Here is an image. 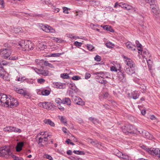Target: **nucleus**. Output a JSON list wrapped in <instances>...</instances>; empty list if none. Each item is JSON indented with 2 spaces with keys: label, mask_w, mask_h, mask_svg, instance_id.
I'll list each match as a JSON object with an SVG mask.
<instances>
[{
  "label": "nucleus",
  "mask_w": 160,
  "mask_h": 160,
  "mask_svg": "<svg viewBox=\"0 0 160 160\" xmlns=\"http://www.w3.org/2000/svg\"><path fill=\"white\" fill-rule=\"evenodd\" d=\"M9 31L12 32L18 33L21 31V28L20 27H16L12 28L11 27H9L8 28Z\"/></svg>",
  "instance_id": "f3484780"
},
{
  "label": "nucleus",
  "mask_w": 160,
  "mask_h": 160,
  "mask_svg": "<svg viewBox=\"0 0 160 160\" xmlns=\"http://www.w3.org/2000/svg\"><path fill=\"white\" fill-rule=\"evenodd\" d=\"M146 2L149 3L150 6V8L153 13L154 16L156 18H158L159 17L160 11L158 6L155 4V0H146Z\"/></svg>",
  "instance_id": "f03ea898"
},
{
  "label": "nucleus",
  "mask_w": 160,
  "mask_h": 160,
  "mask_svg": "<svg viewBox=\"0 0 160 160\" xmlns=\"http://www.w3.org/2000/svg\"><path fill=\"white\" fill-rule=\"evenodd\" d=\"M122 155L121 158L122 159L126 160L128 159H129V157L128 155L123 154V153H122Z\"/></svg>",
  "instance_id": "5fc2aeb1"
},
{
  "label": "nucleus",
  "mask_w": 160,
  "mask_h": 160,
  "mask_svg": "<svg viewBox=\"0 0 160 160\" xmlns=\"http://www.w3.org/2000/svg\"><path fill=\"white\" fill-rule=\"evenodd\" d=\"M62 103L63 104H66L69 106L71 104V101L69 98H65L62 100Z\"/></svg>",
  "instance_id": "6ab92c4d"
},
{
  "label": "nucleus",
  "mask_w": 160,
  "mask_h": 160,
  "mask_svg": "<svg viewBox=\"0 0 160 160\" xmlns=\"http://www.w3.org/2000/svg\"><path fill=\"white\" fill-rule=\"evenodd\" d=\"M12 127H8L3 128V130L6 132H12Z\"/></svg>",
  "instance_id": "a19ab883"
},
{
  "label": "nucleus",
  "mask_w": 160,
  "mask_h": 160,
  "mask_svg": "<svg viewBox=\"0 0 160 160\" xmlns=\"http://www.w3.org/2000/svg\"><path fill=\"white\" fill-rule=\"evenodd\" d=\"M35 62L36 63V64L37 65V66L38 67H42V65L44 64V60H40L38 59H37L35 60Z\"/></svg>",
  "instance_id": "4be33fe9"
},
{
  "label": "nucleus",
  "mask_w": 160,
  "mask_h": 160,
  "mask_svg": "<svg viewBox=\"0 0 160 160\" xmlns=\"http://www.w3.org/2000/svg\"><path fill=\"white\" fill-rule=\"evenodd\" d=\"M44 158L49 159V160H53V159L52 157L50 155L47 154H45L44 155Z\"/></svg>",
  "instance_id": "4d7b16f0"
},
{
  "label": "nucleus",
  "mask_w": 160,
  "mask_h": 160,
  "mask_svg": "<svg viewBox=\"0 0 160 160\" xmlns=\"http://www.w3.org/2000/svg\"><path fill=\"white\" fill-rule=\"evenodd\" d=\"M135 43L137 45V46L138 48V51H140L141 48H142V45L139 43V42L138 40H136Z\"/></svg>",
  "instance_id": "79ce46f5"
},
{
  "label": "nucleus",
  "mask_w": 160,
  "mask_h": 160,
  "mask_svg": "<svg viewBox=\"0 0 160 160\" xmlns=\"http://www.w3.org/2000/svg\"><path fill=\"white\" fill-rule=\"evenodd\" d=\"M147 151L149 152L151 154H152V153H153V154H155L156 155H158L159 154V152L160 150L158 148H153L152 149L151 148L150 149L149 148H147L146 150Z\"/></svg>",
  "instance_id": "dca6fc26"
},
{
  "label": "nucleus",
  "mask_w": 160,
  "mask_h": 160,
  "mask_svg": "<svg viewBox=\"0 0 160 160\" xmlns=\"http://www.w3.org/2000/svg\"><path fill=\"white\" fill-rule=\"evenodd\" d=\"M101 59V57L98 55H96L94 58V60L98 62L100 61Z\"/></svg>",
  "instance_id": "13d9d810"
},
{
  "label": "nucleus",
  "mask_w": 160,
  "mask_h": 160,
  "mask_svg": "<svg viewBox=\"0 0 160 160\" xmlns=\"http://www.w3.org/2000/svg\"><path fill=\"white\" fill-rule=\"evenodd\" d=\"M142 136L144 138L149 139H151L152 137V135H151L148 132L146 131L144 132L143 133Z\"/></svg>",
  "instance_id": "5701e85b"
},
{
  "label": "nucleus",
  "mask_w": 160,
  "mask_h": 160,
  "mask_svg": "<svg viewBox=\"0 0 160 160\" xmlns=\"http://www.w3.org/2000/svg\"><path fill=\"white\" fill-rule=\"evenodd\" d=\"M32 68L37 74H41L44 76H47L49 75V72L47 70L38 69L34 67H32Z\"/></svg>",
  "instance_id": "9d476101"
},
{
  "label": "nucleus",
  "mask_w": 160,
  "mask_h": 160,
  "mask_svg": "<svg viewBox=\"0 0 160 160\" xmlns=\"http://www.w3.org/2000/svg\"><path fill=\"white\" fill-rule=\"evenodd\" d=\"M25 79H24V77H21L18 78L17 81H20L21 82H22L24 81V80H25Z\"/></svg>",
  "instance_id": "774afa93"
},
{
  "label": "nucleus",
  "mask_w": 160,
  "mask_h": 160,
  "mask_svg": "<svg viewBox=\"0 0 160 160\" xmlns=\"http://www.w3.org/2000/svg\"><path fill=\"white\" fill-rule=\"evenodd\" d=\"M126 45L127 48L131 50L135 51L136 50L135 48H133V47H135V45H133L132 44V43L128 42L126 43Z\"/></svg>",
  "instance_id": "a211bd4d"
},
{
  "label": "nucleus",
  "mask_w": 160,
  "mask_h": 160,
  "mask_svg": "<svg viewBox=\"0 0 160 160\" xmlns=\"http://www.w3.org/2000/svg\"><path fill=\"white\" fill-rule=\"evenodd\" d=\"M74 45L77 47H81L82 44V43L81 42H79L78 41L74 42Z\"/></svg>",
  "instance_id": "052dcab7"
},
{
  "label": "nucleus",
  "mask_w": 160,
  "mask_h": 160,
  "mask_svg": "<svg viewBox=\"0 0 160 160\" xmlns=\"http://www.w3.org/2000/svg\"><path fill=\"white\" fill-rule=\"evenodd\" d=\"M12 158H13V160H23L22 158L17 157L14 155L12 156Z\"/></svg>",
  "instance_id": "3c124183"
},
{
  "label": "nucleus",
  "mask_w": 160,
  "mask_h": 160,
  "mask_svg": "<svg viewBox=\"0 0 160 160\" xmlns=\"http://www.w3.org/2000/svg\"><path fill=\"white\" fill-rule=\"evenodd\" d=\"M8 105H6V107H9L11 108L17 106L18 105V102L17 99L9 96Z\"/></svg>",
  "instance_id": "423d86ee"
},
{
  "label": "nucleus",
  "mask_w": 160,
  "mask_h": 160,
  "mask_svg": "<svg viewBox=\"0 0 160 160\" xmlns=\"http://www.w3.org/2000/svg\"><path fill=\"white\" fill-rule=\"evenodd\" d=\"M94 74L97 75H98V77H99L103 78L105 75V72H97Z\"/></svg>",
  "instance_id": "f704fd0d"
},
{
  "label": "nucleus",
  "mask_w": 160,
  "mask_h": 160,
  "mask_svg": "<svg viewBox=\"0 0 160 160\" xmlns=\"http://www.w3.org/2000/svg\"><path fill=\"white\" fill-rule=\"evenodd\" d=\"M11 154L12 152L9 147L5 146L0 148V156L7 158Z\"/></svg>",
  "instance_id": "7ed1b4c3"
},
{
  "label": "nucleus",
  "mask_w": 160,
  "mask_h": 160,
  "mask_svg": "<svg viewBox=\"0 0 160 160\" xmlns=\"http://www.w3.org/2000/svg\"><path fill=\"white\" fill-rule=\"evenodd\" d=\"M2 78L5 80H9V77L8 76V74L6 73L3 76Z\"/></svg>",
  "instance_id": "e2e57ef3"
},
{
  "label": "nucleus",
  "mask_w": 160,
  "mask_h": 160,
  "mask_svg": "<svg viewBox=\"0 0 160 160\" xmlns=\"http://www.w3.org/2000/svg\"><path fill=\"white\" fill-rule=\"evenodd\" d=\"M52 84L53 87L57 88H61L62 87V86L61 85V83L58 82H53Z\"/></svg>",
  "instance_id": "2f4dec72"
},
{
  "label": "nucleus",
  "mask_w": 160,
  "mask_h": 160,
  "mask_svg": "<svg viewBox=\"0 0 160 160\" xmlns=\"http://www.w3.org/2000/svg\"><path fill=\"white\" fill-rule=\"evenodd\" d=\"M17 46L19 49L22 51H28L32 50L34 48L33 43L30 40H21L19 41L17 44Z\"/></svg>",
  "instance_id": "f257e3e1"
},
{
  "label": "nucleus",
  "mask_w": 160,
  "mask_h": 160,
  "mask_svg": "<svg viewBox=\"0 0 160 160\" xmlns=\"http://www.w3.org/2000/svg\"><path fill=\"white\" fill-rule=\"evenodd\" d=\"M61 77L64 79L69 78V76L68 74L67 73H63L60 75Z\"/></svg>",
  "instance_id": "4c0bfd02"
},
{
  "label": "nucleus",
  "mask_w": 160,
  "mask_h": 160,
  "mask_svg": "<svg viewBox=\"0 0 160 160\" xmlns=\"http://www.w3.org/2000/svg\"><path fill=\"white\" fill-rule=\"evenodd\" d=\"M103 79L104 78L99 77L98 78H97V81L101 84L105 85L107 83V81L104 80Z\"/></svg>",
  "instance_id": "cd10ccee"
},
{
  "label": "nucleus",
  "mask_w": 160,
  "mask_h": 160,
  "mask_svg": "<svg viewBox=\"0 0 160 160\" xmlns=\"http://www.w3.org/2000/svg\"><path fill=\"white\" fill-rule=\"evenodd\" d=\"M149 58H147V59H146L147 61V62L148 65V66L149 68H151L152 64V62L151 60Z\"/></svg>",
  "instance_id": "37998d69"
},
{
  "label": "nucleus",
  "mask_w": 160,
  "mask_h": 160,
  "mask_svg": "<svg viewBox=\"0 0 160 160\" xmlns=\"http://www.w3.org/2000/svg\"><path fill=\"white\" fill-rule=\"evenodd\" d=\"M125 125L127 128V131L128 134L129 133H134V132L132 131V130L133 129V127L130 124H127Z\"/></svg>",
  "instance_id": "393cba45"
},
{
  "label": "nucleus",
  "mask_w": 160,
  "mask_h": 160,
  "mask_svg": "<svg viewBox=\"0 0 160 160\" xmlns=\"http://www.w3.org/2000/svg\"><path fill=\"white\" fill-rule=\"evenodd\" d=\"M109 96V94L107 92H105L103 95L102 97L106 99Z\"/></svg>",
  "instance_id": "0e129e2a"
},
{
  "label": "nucleus",
  "mask_w": 160,
  "mask_h": 160,
  "mask_svg": "<svg viewBox=\"0 0 160 160\" xmlns=\"http://www.w3.org/2000/svg\"><path fill=\"white\" fill-rule=\"evenodd\" d=\"M58 117L62 123L64 124H67V120L65 117L62 116H58Z\"/></svg>",
  "instance_id": "bb28decb"
},
{
  "label": "nucleus",
  "mask_w": 160,
  "mask_h": 160,
  "mask_svg": "<svg viewBox=\"0 0 160 160\" xmlns=\"http://www.w3.org/2000/svg\"><path fill=\"white\" fill-rule=\"evenodd\" d=\"M55 101L56 103L58 104V105L61 104L62 103V100L59 98H56Z\"/></svg>",
  "instance_id": "09e8293b"
},
{
  "label": "nucleus",
  "mask_w": 160,
  "mask_h": 160,
  "mask_svg": "<svg viewBox=\"0 0 160 160\" xmlns=\"http://www.w3.org/2000/svg\"><path fill=\"white\" fill-rule=\"evenodd\" d=\"M44 64L45 66H48L50 68H54V66L52 64L49 63L48 61H44Z\"/></svg>",
  "instance_id": "e433bc0d"
},
{
  "label": "nucleus",
  "mask_w": 160,
  "mask_h": 160,
  "mask_svg": "<svg viewBox=\"0 0 160 160\" xmlns=\"http://www.w3.org/2000/svg\"><path fill=\"white\" fill-rule=\"evenodd\" d=\"M118 80L122 82H125L126 81V78L125 75L123 73L120 71L118 72Z\"/></svg>",
  "instance_id": "ddd939ff"
},
{
  "label": "nucleus",
  "mask_w": 160,
  "mask_h": 160,
  "mask_svg": "<svg viewBox=\"0 0 160 160\" xmlns=\"http://www.w3.org/2000/svg\"><path fill=\"white\" fill-rule=\"evenodd\" d=\"M62 9L63 12L66 14L69 13V12L68 11L70 10V8L66 7H63Z\"/></svg>",
  "instance_id": "a18cd8bd"
},
{
  "label": "nucleus",
  "mask_w": 160,
  "mask_h": 160,
  "mask_svg": "<svg viewBox=\"0 0 160 160\" xmlns=\"http://www.w3.org/2000/svg\"><path fill=\"white\" fill-rule=\"evenodd\" d=\"M42 105L43 108L51 110L53 107L54 105L48 102H44L42 103Z\"/></svg>",
  "instance_id": "f8f14e48"
},
{
  "label": "nucleus",
  "mask_w": 160,
  "mask_h": 160,
  "mask_svg": "<svg viewBox=\"0 0 160 160\" xmlns=\"http://www.w3.org/2000/svg\"><path fill=\"white\" fill-rule=\"evenodd\" d=\"M126 10H132L134 11H136V9L132 7L131 6L127 4V7H126Z\"/></svg>",
  "instance_id": "58836bf2"
},
{
  "label": "nucleus",
  "mask_w": 160,
  "mask_h": 160,
  "mask_svg": "<svg viewBox=\"0 0 160 160\" xmlns=\"http://www.w3.org/2000/svg\"><path fill=\"white\" fill-rule=\"evenodd\" d=\"M94 124H97L99 123V121L97 119H94V118L91 117V121Z\"/></svg>",
  "instance_id": "49530a36"
},
{
  "label": "nucleus",
  "mask_w": 160,
  "mask_h": 160,
  "mask_svg": "<svg viewBox=\"0 0 160 160\" xmlns=\"http://www.w3.org/2000/svg\"><path fill=\"white\" fill-rule=\"evenodd\" d=\"M53 40L56 41V42L58 43L61 42H62V40L60 38H57L54 37L53 38Z\"/></svg>",
  "instance_id": "603ef678"
},
{
  "label": "nucleus",
  "mask_w": 160,
  "mask_h": 160,
  "mask_svg": "<svg viewBox=\"0 0 160 160\" xmlns=\"http://www.w3.org/2000/svg\"><path fill=\"white\" fill-rule=\"evenodd\" d=\"M124 70L129 75H132L133 73H135V67H129L127 68L125 67Z\"/></svg>",
  "instance_id": "4468645a"
},
{
  "label": "nucleus",
  "mask_w": 160,
  "mask_h": 160,
  "mask_svg": "<svg viewBox=\"0 0 160 160\" xmlns=\"http://www.w3.org/2000/svg\"><path fill=\"white\" fill-rule=\"evenodd\" d=\"M106 45L107 47L109 48H112L114 46V44L110 42H107Z\"/></svg>",
  "instance_id": "473e14b6"
},
{
  "label": "nucleus",
  "mask_w": 160,
  "mask_h": 160,
  "mask_svg": "<svg viewBox=\"0 0 160 160\" xmlns=\"http://www.w3.org/2000/svg\"><path fill=\"white\" fill-rule=\"evenodd\" d=\"M6 72L4 71L2 68H0V77L2 78Z\"/></svg>",
  "instance_id": "c03bdc74"
},
{
  "label": "nucleus",
  "mask_w": 160,
  "mask_h": 160,
  "mask_svg": "<svg viewBox=\"0 0 160 160\" xmlns=\"http://www.w3.org/2000/svg\"><path fill=\"white\" fill-rule=\"evenodd\" d=\"M39 26L41 29L47 33H54L56 32V31L54 28L47 24H41Z\"/></svg>",
  "instance_id": "39448f33"
},
{
  "label": "nucleus",
  "mask_w": 160,
  "mask_h": 160,
  "mask_svg": "<svg viewBox=\"0 0 160 160\" xmlns=\"http://www.w3.org/2000/svg\"><path fill=\"white\" fill-rule=\"evenodd\" d=\"M9 96L8 97L7 95L5 94L0 93V105L6 107V105H8V100L9 99Z\"/></svg>",
  "instance_id": "20e7f679"
},
{
  "label": "nucleus",
  "mask_w": 160,
  "mask_h": 160,
  "mask_svg": "<svg viewBox=\"0 0 160 160\" xmlns=\"http://www.w3.org/2000/svg\"><path fill=\"white\" fill-rule=\"evenodd\" d=\"M142 52H143L142 56L143 57H144V58H145L146 59H147V58L151 57V55L148 52L147 50H144Z\"/></svg>",
  "instance_id": "412c9836"
},
{
  "label": "nucleus",
  "mask_w": 160,
  "mask_h": 160,
  "mask_svg": "<svg viewBox=\"0 0 160 160\" xmlns=\"http://www.w3.org/2000/svg\"><path fill=\"white\" fill-rule=\"evenodd\" d=\"M24 145L23 142H20L18 143L16 147V150L17 152H20L22 149V148Z\"/></svg>",
  "instance_id": "aec40b11"
},
{
  "label": "nucleus",
  "mask_w": 160,
  "mask_h": 160,
  "mask_svg": "<svg viewBox=\"0 0 160 160\" xmlns=\"http://www.w3.org/2000/svg\"><path fill=\"white\" fill-rule=\"evenodd\" d=\"M72 99L73 101L76 104L82 105L84 103L82 99L79 97L76 96H72Z\"/></svg>",
  "instance_id": "9b49d317"
},
{
  "label": "nucleus",
  "mask_w": 160,
  "mask_h": 160,
  "mask_svg": "<svg viewBox=\"0 0 160 160\" xmlns=\"http://www.w3.org/2000/svg\"><path fill=\"white\" fill-rule=\"evenodd\" d=\"M98 4H99V3L97 1L91 0V6L96 7L98 6Z\"/></svg>",
  "instance_id": "c9c22d12"
},
{
  "label": "nucleus",
  "mask_w": 160,
  "mask_h": 160,
  "mask_svg": "<svg viewBox=\"0 0 160 160\" xmlns=\"http://www.w3.org/2000/svg\"><path fill=\"white\" fill-rule=\"evenodd\" d=\"M15 90L17 93L23 94L24 96L27 98H29L31 97L30 94L25 90L22 89H19L18 88H14Z\"/></svg>",
  "instance_id": "1a4fd4ad"
},
{
  "label": "nucleus",
  "mask_w": 160,
  "mask_h": 160,
  "mask_svg": "<svg viewBox=\"0 0 160 160\" xmlns=\"http://www.w3.org/2000/svg\"><path fill=\"white\" fill-rule=\"evenodd\" d=\"M12 132H15L20 133L21 132V130L15 127H12Z\"/></svg>",
  "instance_id": "72a5a7b5"
},
{
  "label": "nucleus",
  "mask_w": 160,
  "mask_h": 160,
  "mask_svg": "<svg viewBox=\"0 0 160 160\" xmlns=\"http://www.w3.org/2000/svg\"><path fill=\"white\" fill-rule=\"evenodd\" d=\"M70 159L71 160H82V159L80 158H78L77 157H73L71 156L70 158Z\"/></svg>",
  "instance_id": "bf43d9fd"
},
{
  "label": "nucleus",
  "mask_w": 160,
  "mask_h": 160,
  "mask_svg": "<svg viewBox=\"0 0 160 160\" xmlns=\"http://www.w3.org/2000/svg\"><path fill=\"white\" fill-rule=\"evenodd\" d=\"M11 52V50L10 49H3L1 50L0 54L3 58L8 59L10 56Z\"/></svg>",
  "instance_id": "0eeeda50"
},
{
  "label": "nucleus",
  "mask_w": 160,
  "mask_h": 160,
  "mask_svg": "<svg viewBox=\"0 0 160 160\" xmlns=\"http://www.w3.org/2000/svg\"><path fill=\"white\" fill-rule=\"evenodd\" d=\"M45 123L49 125L52 127H54L55 126L54 123L49 119H46L43 121Z\"/></svg>",
  "instance_id": "a878e982"
},
{
  "label": "nucleus",
  "mask_w": 160,
  "mask_h": 160,
  "mask_svg": "<svg viewBox=\"0 0 160 160\" xmlns=\"http://www.w3.org/2000/svg\"><path fill=\"white\" fill-rule=\"evenodd\" d=\"M40 135H42V137H40L38 140V143L45 142V144L47 143H46L48 140L47 137H49L51 136L50 133H47L46 132H41L40 134Z\"/></svg>",
  "instance_id": "6e6552de"
},
{
  "label": "nucleus",
  "mask_w": 160,
  "mask_h": 160,
  "mask_svg": "<svg viewBox=\"0 0 160 160\" xmlns=\"http://www.w3.org/2000/svg\"><path fill=\"white\" fill-rule=\"evenodd\" d=\"M38 47L40 49V50H43L47 48L46 46L42 44H40Z\"/></svg>",
  "instance_id": "864d4df0"
},
{
  "label": "nucleus",
  "mask_w": 160,
  "mask_h": 160,
  "mask_svg": "<svg viewBox=\"0 0 160 160\" xmlns=\"http://www.w3.org/2000/svg\"><path fill=\"white\" fill-rule=\"evenodd\" d=\"M37 82L38 83L42 84L45 82V80L43 78H39L37 79Z\"/></svg>",
  "instance_id": "de8ad7c7"
},
{
  "label": "nucleus",
  "mask_w": 160,
  "mask_h": 160,
  "mask_svg": "<svg viewBox=\"0 0 160 160\" xmlns=\"http://www.w3.org/2000/svg\"><path fill=\"white\" fill-rule=\"evenodd\" d=\"M63 53H54L50 54L51 57H59Z\"/></svg>",
  "instance_id": "ea45409f"
},
{
  "label": "nucleus",
  "mask_w": 160,
  "mask_h": 160,
  "mask_svg": "<svg viewBox=\"0 0 160 160\" xmlns=\"http://www.w3.org/2000/svg\"><path fill=\"white\" fill-rule=\"evenodd\" d=\"M18 58L17 56H11V57H9L8 59L10 60H16L18 59Z\"/></svg>",
  "instance_id": "8fccbe9b"
},
{
  "label": "nucleus",
  "mask_w": 160,
  "mask_h": 160,
  "mask_svg": "<svg viewBox=\"0 0 160 160\" xmlns=\"http://www.w3.org/2000/svg\"><path fill=\"white\" fill-rule=\"evenodd\" d=\"M132 98L134 99L138 98L140 95V92L137 91H134L132 93Z\"/></svg>",
  "instance_id": "b1692460"
},
{
  "label": "nucleus",
  "mask_w": 160,
  "mask_h": 160,
  "mask_svg": "<svg viewBox=\"0 0 160 160\" xmlns=\"http://www.w3.org/2000/svg\"><path fill=\"white\" fill-rule=\"evenodd\" d=\"M68 86L69 88L73 91H75L77 89L75 84L73 83H68Z\"/></svg>",
  "instance_id": "c85d7f7f"
},
{
  "label": "nucleus",
  "mask_w": 160,
  "mask_h": 160,
  "mask_svg": "<svg viewBox=\"0 0 160 160\" xmlns=\"http://www.w3.org/2000/svg\"><path fill=\"white\" fill-rule=\"evenodd\" d=\"M122 132L128 134L127 131V128L126 125L122 126L121 128Z\"/></svg>",
  "instance_id": "6e6d98bb"
},
{
  "label": "nucleus",
  "mask_w": 160,
  "mask_h": 160,
  "mask_svg": "<svg viewBox=\"0 0 160 160\" xmlns=\"http://www.w3.org/2000/svg\"><path fill=\"white\" fill-rule=\"evenodd\" d=\"M80 79V77L78 76H74L72 77V79L74 80H77Z\"/></svg>",
  "instance_id": "680f3d73"
},
{
  "label": "nucleus",
  "mask_w": 160,
  "mask_h": 160,
  "mask_svg": "<svg viewBox=\"0 0 160 160\" xmlns=\"http://www.w3.org/2000/svg\"><path fill=\"white\" fill-rule=\"evenodd\" d=\"M110 70L112 71L117 72L118 69L117 68L114 66H112L110 68Z\"/></svg>",
  "instance_id": "69168bd1"
},
{
  "label": "nucleus",
  "mask_w": 160,
  "mask_h": 160,
  "mask_svg": "<svg viewBox=\"0 0 160 160\" xmlns=\"http://www.w3.org/2000/svg\"><path fill=\"white\" fill-rule=\"evenodd\" d=\"M103 28L104 30L109 31L110 32H114V30L112 28L109 26H105L103 27Z\"/></svg>",
  "instance_id": "c756f323"
},
{
  "label": "nucleus",
  "mask_w": 160,
  "mask_h": 160,
  "mask_svg": "<svg viewBox=\"0 0 160 160\" xmlns=\"http://www.w3.org/2000/svg\"><path fill=\"white\" fill-rule=\"evenodd\" d=\"M41 93L42 95L48 96L50 93V91L47 89H44L42 91Z\"/></svg>",
  "instance_id": "7c9ffc66"
},
{
  "label": "nucleus",
  "mask_w": 160,
  "mask_h": 160,
  "mask_svg": "<svg viewBox=\"0 0 160 160\" xmlns=\"http://www.w3.org/2000/svg\"><path fill=\"white\" fill-rule=\"evenodd\" d=\"M125 63L129 67H135V64L132 60L128 58H126Z\"/></svg>",
  "instance_id": "2eb2a0df"
},
{
  "label": "nucleus",
  "mask_w": 160,
  "mask_h": 160,
  "mask_svg": "<svg viewBox=\"0 0 160 160\" xmlns=\"http://www.w3.org/2000/svg\"><path fill=\"white\" fill-rule=\"evenodd\" d=\"M85 78L86 79H88L90 78V74L88 73H86L85 76Z\"/></svg>",
  "instance_id": "338daca9"
}]
</instances>
